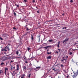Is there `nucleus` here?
I'll return each mask as SVG.
<instances>
[{"label":"nucleus","mask_w":78,"mask_h":78,"mask_svg":"<svg viewBox=\"0 0 78 78\" xmlns=\"http://www.w3.org/2000/svg\"><path fill=\"white\" fill-rule=\"evenodd\" d=\"M25 57V55H24V56L23 57V58H24V57Z\"/></svg>","instance_id":"60"},{"label":"nucleus","mask_w":78,"mask_h":78,"mask_svg":"<svg viewBox=\"0 0 78 78\" xmlns=\"http://www.w3.org/2000/svg\"><path fill=\"white\" fill-rule=\"evenodd\" d=\"M31 39H34V38L33 37V35H31Z\"/></svg>","instance_id":"21"},{"label":"nucleus","mask_w":78,"mask_h":78,"mask_svg":"<svg viewBox=\"0 0 78 78\" xmlns=\"http://www.w3.org/2000/svg\"><path fill=\"white\" fill-rule=\"evenodd\" d=\"M19 65H17V70H19Z\"/></svg>","instance_id":"7"},{"label":"nucleus","mask_w":78,"mask_h":78,"mask_svg":"<svg viewBox=\"0 0 78 78\" xmlns=\"http://www.w3.org/2000/svg\"><path fill=\"white\" fill-rule=\"evenodd\" d=\"M72 54H73L72 52H70V53H69V55H72Z\"/></svg>","instance_id":"33"},{"label":"nucleus","mask_w":78,"mask_h":78,"mask_svg":"<svg viewBox=\"0 0 78 78\" xmlns=\"http://www.w3.org/2000/svg\"><path fill=\"white\" fill-rule=\"evenodd\" d=\"M19 56H21V54H19Z\"/></svg>","instance_id":"50"},{"label":"nucleus","mask_w":78,"mask_h":78,"mask_svg":"<svg viewBox=\"0 0 78 78\" xmlns=\"http://www.w3.org/2000/svg\"><path fill=\"white\" fill-rule=\"evenodd\" d=\"M3 37H6V34H2Z\"/></svg>","instance_id":"10"},{"label":"nucleus","mask_w":78,"mask_h":78,"mask_svg":"<svg viewBox=\"0 0 78 78\" xmlns=\"http://www.w3.org/2000/svg\"><path fill=\"white\" fill-rule=\"evenodd\" d=\"M60 43H61V41H59L58 43V44L59 45V44H60Z\"/></svg>","instance_id":"29"},{"label":"nucleus","mask_w":78,"mask_h":78,"mask_svg":"<svg viewBox=\"0 0 78 78\" xmlns=\"http://www.w3.org/2000/svg\"><path fill=\"white\" fill-rule=\"evenodd\" d=\"M1 59L2 61H5L7 60V59H8V58L6 57V56H4L1 58Z\"/></svg>","instance_id":"1"},{"label":"nucleus","mask_w":78,"mask_h":78,"mask_svg":"<svg viewBox=\"0 0 78 78\" xmlns=\"http://www.w3.org/2000/svg\"><path fill=\"white\" fill-rule=\"evenodd\" d=\"M63 65H62V64L61 65V67H63Z\"/></svg>","instance_id":"44"},{"label":"nucleus","mask_w":78,"mask_h":78,"mask_svg":"<svg viewBox=\"0 0 78 78\" xmlns=\"http://www.w3.org/2000/svg\"><path fill=\"white\" fill-rule=\"evenodd\" d=\"M31 76V74H30L29 75L28 77L29 78H30V76Z\"/></svg>","instance_id":"28"},{"label":"nucleus","mask_w":78,"mask_h":78,"mask_svg":"<svg viewBox=\"0 0 78 78\" xmlns=\"http://www.w3.org/2000/svg\"><path fill=\"white\" fill-rule=\"evenodd\" d=\"M64 28H65V29H66V28H67L66 27H65Z\"/></svg>","instance_id":"49"},{"label":"nucleus","mask_w":78,"mask_h":78,"mask_svg":"<svg viewBox=\"0 0 78 78\" xmlns=\"http://www.w3.org/2000/svg\"><path fill=\"white\" fill-rule=\"evenodd\" d=\"M25 27L27 28V30H26L27 31H28V30H30V29H28V27Z\"/></svg>","instance_id":"11"},{"label":"nucleus","mask_w":78,"mask_h":78,"mask_svg":"<svg viewBox=\"0 0 78 78\" xmlns=\"http://www.w3.org/2000/svg\"><path fill=\"white\" fill-rule=\"evenodd\" d=\"M27 25H26V27H27Z\"/></svg>","instance_id":"62"},{"label":"nucleus","mask_w":78,"mask_h":78,"mask_svg":"<svg viewBox=\"0 0 78 78\" xmlns=\"http://www.w3.org/2000/svg\"><path fill=\"white\" fill-rule=\"evenodd\" d=\"M51 56H48V57H47V59H51Z\"/></svg>","instance_id":"12"},{"label":"nucleus","mask_w":78,"mask_h":78,"mask_svg":"<svg viewBox=\"0 0 78 78\" xmlns=\"http://www.w3.org/2000/svg\"><path fill=\"white\" fill-rule=\"evenodd\" d=\"M22 40H20V44H22V41H21Z\"/></svg>","instance_id":"32"},{"label":"nucleus","mask_w":78,"mask_h":78,"mask_svg":"<svg viewBox=\"0 0 78 78\" xmlns=\"http://www.w3.org/2000/svg\"><path fill=\"white\" fill-rule=\"evenodd\" d=\"M55 53H58V51H56L55 52Z\"/></svg>","instance_id":"43"},{"label":"nucleus","mask_w":78,"mask_h":78,"mask_svg":"<svg viewBox=\"0 0 78 78\" xmlns=\"http://www.w3.org/2000/svg\"><path fill=\"white\" fill-rule=\"evenodd\" d=\"M62 59L61 60V61L62 62H63V63H66L64 62V61H65V62H66V59H65L64 57H63L62 58Z\"/></svg>","instance_id":"4"},{"label":"nucleus","mask_w":78,"mask_h":78,"mask_svg":"<svg viewBox=\"0 0 78 78\" xmlns=\"http://www.w3.org/2000/svg\"><path fill=\"white\" fill-rule=\"evenodd\" d=\"M16 55H18L19 54V51H16Z\"/></svg>","instance_id":"23"},{"label":"nucleus","mask_w":78,"mask_h":78,"mask_svg":"<svg viewBox=\"0 0 78 78\" xmlns=\"http://www.w3.org/2000/svg\"><path fill=\"white\" fill-rule=\"evenodd\" d=\"M5 51H9V47H8V46H6L5 48Z\"/></svg>","instance_id":"3"},{"label":"nucleus","mask_w":78,"mask_h":78,"mask_svg":"<svg viewBox=\"0 0 78 78\" xmlns=\"http://www.w3.org/2000/svg\"><path fill=\"white\" fill-rule=\"evenodd\" d=\"M25 76V74H23V75H22V76H23V77H24V76Z\"/></svg>","instance_id":"24"},{"label":"nucleus","mask_w":78,"mask_h":78,"mask_svg":"<svg viewBox=\"0 0 78 78\" xmlns=\"http://www.w3.org/2000/svg\"><path fill=\"white\" fill-rule=\"evenodd\" d=\"M68 58V56H66V58Z\"/></svg>","instance_id":"58"},{"label":"nucleus","mask_w":78,"mask_h":78,"mask_svg":"<svg viewBox=\"0 0 78 78\" xmlns=\"http://www.w3.org/2000/svg\"><path fill=\"white\" fill-rule=\"evenodd\" d=\"M74 74L72 76V77L73 78H75V77H76L77 76V75H78V73L77 72L76 73H74L73 72Z\"/></svg>","instance_id":"2"},{"label":"nucleus","mask_w":78,"mask_h":78,"mask_svg":"<svg viewBox=\"0 0 78 78\" xmlns=\"http://www.w3.org/2000/svg\"><path fill=\"white\" fill-rule=\"evenodd\" d=\"M40 68H41V67L38 66V67H36V69H39Z\"/></svg>","instance_id":"13"},{"label":"nucleus","mask_w":78,"mask_h":78,"mask_svg":"<svg viewBox=\"0 0 78 78\" xmlns=\"http://www.w3.org/2000/svg\"><path fill=\"white\" fill-rule=\"evenodd\" d=\"M13 14L14 16H16V13L14 12V10H13Z\"/></svg>","instance_id":"8"},{"label":"nucleus","mask_w":78,"mask_h":78,"mask_svg":"<svg viewBox=\"0 0 78 78\" xmlns=\"http://www.w3.org/2000/svg\"><path fill=\"white\" fill-rule=\"evenodd\" d=\"M25 63H26V64H28V62L27 61H26L25 62Z\"/></svg>","instance_id":"36"},{"label":"nucleus","mask_w":78,"mask_h":78,"mask_svg":"<svg viewBox=\"0 0 78 78\" xmlns=\"http://www.w3.org/2000/svg\"><path fill=\"white\" fill-rule=\"evenodd\" d=\"M26 59V57H25V58H24V59Z\"/></svg>","instance_id":"54"},{"label":"nucleus","mask_w":78,"mask_h":78,"mask_svg":"<svg viewBox=\"0 0 78 78\" xmlns=\"http://www.w3.org/2000/svg\"><path fill=\"white\" fill-rule=\"evenodd\" d=\"M68 41V39H65L63 41V43L64 44V42H67Z\"/></svg>","instance_id":"9"},{"label":"nucleus","mask_w":78,"mask_h":78,"mask_svg":"<svg viewBox=\"0 0 78 78\" xmlns=\"http://www.w3.org/2000/svg\"><path fill=\"white\" fill-rule=\"evenodd\" d=\"M57 47H58V48H59V44H58L57 45Z\"/></svg>","instance_id":"34"},{"label":"nucleus","mask_w":78,"mask_h":78,"mask_svg":"<svg viewBox=\"0 0 78 78\" xmlns=\"http://www.w3.org/2000/svg\"><path fill=\"white\" fill-rule=\"evenodd\" d=\"M69 76H66V78H69Z\"/></svg>","instance_id":"40"},{"label":"nucleus","mask_w":78,"mask_h":78,"mask_svg":"<svg viewBox=\"0 0 78 78\" xmlns=\"http://www.w3.org/2000/svg\"><path fill=\"white\" fill-rule=\"evenodd\" d=\"M62 29H64V27H63Z\"/></svg>","instance_id":"59"},{"label":"nucleus","mask_w":78,"mask_h":78,"mask_svg":"<svg viewBox=\"0 0 78 78\" xmlns=\"http://www.w3.org/2000/svg\"><path fill=\"white\" fill-rule=\"evenodd\" d=\"M32 2L33 3H35V0H33L32 1Z\"/></svg>","instance_id":"27"},{"label":"nucleus","mask_w":78,"mask_h":78,"mask_svg":"<svg viewBox=\"0 0 78 78\" xmlns=\"http://www.w3.org/2000/svg\"><path fill=\"white\" fill-rule=\"evenodd\" d=\"M8 64H9V62H6L5 65L6 66H7V65Z\"/></svg>","instance_id":"19"},{"label":"nucleus","mask_w":78,"mask_h":78,"mask_svg":"<svg viewBox=\"0 0 78 78\" xmlns=\"http://www.w3.org/2000/svg\"><path fill=\"white\" fill-rule=\"evenodd\" d=\"M49 47H51V46H47L46 47H44V48L45 49H47L48 48H49Z\"/></svg>","instance_id":"6"},{"label":"nucleus","mask_w":78,"mask_h":78,"mask_svg":"<svg viewBox=\"0 0 78 78\" xmlns=\"http://www.w3.org/2000/svg\"><path fill=\"white\" fill-rule=\"evenodd\" d=\"M37 13H39V11H37Z\"/></svg>","instance_id":"41"},{"label":"nucleus","mask_w":78,"mask_h":78,"mask_svg":"<svg viewBox=\"0 0 78 78\" xmlns=\"http://www.w3.org/2000/svg\"><path fill=\"white\" fill-rule=\"evenodd\" d=\"M51 78H53L52 77H51Z\"/></svg>","instance_id":"64"},{"label":"nucleus","mask_w":78,"mask_h":78,"mask_svg":"<svg viewBox=\"0 0 78 78\" xmlns=\"http://www.w3.org/2000/svg\"><path fill=\"white\" fill-rule=\"evenodd\" d=\"M27 50L28 51H29V50H31V49L30 48H27Z\"/></svg>","instance_id":"20"},{"label":"nucleus","mask_w":78,"mask_h":78,"mask_svg":"<svg viewBox=\"0 0 78 78\" xmlns=\"http://www.w3.org/2000/svg\"><path fill=\"white\" fill-rule=\"evenodd\" d=\"M25 2H27V0H23Z\"/></svg>","instance_id":"37"},{"label":"nucleus","mask_w":78,"mask_h":78,"mask_svg":"<svg viewBox=\"0 0 78 78\" xmlns=\"http://www.w3.org/2000/svg\"><path fill=\"white\" fill-rule=\"evenodd\" d=\"M47 51H48V50H47Z\"/></svg>","instance_id":"63"},{"label":"nucleus","mask_w":78,"mask_h":78,"mask_svg":"<svg viewBox=\"0 0 78 78\" xmlns=\"http://www.w3.org/2000/svg\"><path fill=\"white\" fill-rule=\"evenodd\" d=\"M22 68L23 69V70H27V67L24 66H23Z\"/></svg>","instance_id":"5"},{"label":"nucleus","mask_w":78,"mask_h":78,"mask_svg":"<svg viewBox=\"0 0 78 78\" xmlns=\"http://www.w3.org/2000/svg\"><path fill=\"white\" fill-rule=\"evenodd\" d=\"M5 70H6V71H8V68H5Z\"/></svg>","instance_id":"14"},{"label":"nucleus","mask_w":78,"mask_h":78,"mask_svg":"<svg viewBox=\"0 0 78 78\" xmlns=\"http://www.w3.org/2000/svg\"><path fill=\"white\" fill-rule=\"evenodd\" d=\"M15 6H17V4H15Z\"/></svg>","instance_id":"52"},{"label":"nucleus","mask_w":78,"mask_h":78,"mask_svg":"<svg viewBox=\"0 0 78 78\" xmlns=\"http://www.w3.org/2000/svg\"><path fill=\"white\" fill-rule=\"evenodd\" d=\"M3 73V71L2 70H0V75H1V73Z\"/></svg>","instance_id":"15"},{"label":"nucleus","mask_w":78,"mask_h":78,"mask_svg":"<svg viewBox=\"0 0 78 78\" xmlns=\"http://www.w3.org/2000/svg\"><path fill=\"white\" fill-rule=\"evenodd\" d=\"M51 52H47V54H48V55H50V54H51Z\"/></svg>","instance_id":"18"},{"label":"nucleus","mask_w":78,"mask_h":78,"mask_svg":"<svg viewBox=\"0 0 78 78\" xmlns=\"http://www.w3.org/2000/svg\"><path fill=\"white\" fill-rule=\"evenodd\" d=\"M55 69H56L54 68V69H52V70H55Z\"/></svg>","instance_id":"45"},{"label":"nucleus","mask_w":78,"mask_h":78,"mask_svg":"<svg viewBox=\"0 0 78 78\" xmlns=\"http://www.w3.org/2000/svg\"><path fill=\"white\" fill-rule=\"evenodd\" d=\"M8 72V71H6V70H5V75H6V72Z\"/></svg>","instance_id":"17"},{"label":"nucleus","mask_w":78,"mask_h":78,"mask_svg":"<svg viewBox=\"0 0 78 78\" xmlns=\"http://www.w3.org/2000/svg\"><path fill=\"white\" fill-rule=\"evenodd\" d=\"M21 58L20 57H16V58Z\"/></svg>","instance_id":"38"},{"label":"nucleus","mask_w":78,"mask_h":78,"mask_svg":"<svg viewBox=\"0 0 78 78\" xmlns=\"http://www.w3.org/2000/svg\"><path fill=\"white\" fill-rule=\"evenodd\" d=\"M21 78H24V77H23L22 76Z\"/></svg>","instance_id":"47"},{"label":"nucleus","mask_w":78,"mask_h":78,"mask_svg":"<svg viewBox=\"0 0 78 78\" xmlns=\"http://www.w3.org/2000/svg\"><path fill=\"white\" fill-rule=\"evenodd\" d=\"M77 72L78 73V70H77Z\"/></svg>","instance_id":"55"},{"label":"nucleus","mask_w":78,"mask_h":78,"mask_svg":"<svg viewBox=\"0 0 78 78\" xmlns=\"http://www.w3.org/2000/svg\"><path fill=\"white\" fill-rule=\"evenodd\" d=\"M62 16H64V14H62Z\"/></svg>","instance_id":"57"},{"label":"nucleus","mask_w":78,"mask_h":78,"mask_svg":"<svg viewBox=\"0 0 78 78\" xmlns=\"http://www.w3.org/2000/svg\"><path fill=\"white\" fill-rule=\"evenodd\" d=\"M3 64H5V63H4V62H2L1 63V65H3Z\"/></svg>","instance_id":"22"},{"label":"nucleus","mask_w":78,"mask_h":78,"mask_svg":"<svg viewBox=\"0 0 78 78\" xmlns=\"http://www.w3.org/2000/svg\"><path fill=\"white\" fill-rule=\"evenodd\" d=\"M47 43H44V44H46Z\"/></svg>","instance_id":"53"},{"label":"nucleus","mask_w":78,"mask_h":78,"mask_svg":"<svg viewBox=\"0 0 78 78\" xmlns=\"http://www.w3.org/2000/svg\"><path fill=\"white\" fill-rule=\"evenodd\" d=\"M11 62H13V61L12 60L11 61L10 63H11Z\"/></svg>","instance_id":"39"},{"label":"nucleus","mask_w":78,"mask_h":78,"mask_svg":"<svg viewBox=\"0 0 78 78\" xmlns=\"http://www.w3.org/2000/svg\"><path fill=\"white\" fill-rule=\"evenodd\" d=\"M32 66V64H31V63H30V65H29V67H31Z\"/></svg>","instance_id":"16"},{"label":"nucleus","mask_w":78,"mask_h":78,"mask_svg":"<svg viewBox=\"0 0 78 78\" xmlns=\"http://www.w3.org/2000/svg\"><path fill=\"white\" fill-rule=\"evenodd\" d=\"M56 70H54V72H56Z\"/></svg>","instance_id":"56"},{"label":"nucleus","mask_w":78,"mask_h":78,"mask_svg":"<svg viewBox=\"0 0 78 78\" xmlns=\"http://www.w3.org/2000/svg\"><path fill=\"white\" fill-rule=\"evenodd\" d=\"M75 44H78V41L76 42Z\"/></svg>","instance_id":"48"},{"label":"nucleus","mask_w":78,"mask_h":78,"mask_svg":"<svg viewBox=\"0 0 78 78\" xmlns=\"http://www.w3.org/2000/svg\"><path fill=\"white\" fill-rule=\"evenodd\" d=\"M2 51H5V49H2L1 50Z\"/></svg>","instance_id":"31"},{"label":"nucleus","mask_w":78,"mask_h":78,"mask_svg":"<svg viewBox=\"0 0 78 78\" xmlns=\"http://www.w3.org/2000/svg\"><path fill=\"white\" fill-rule=\"evenodd\" d=\"M25 35H27V33H26L25 34Z\"/></svg>","instance_id":"51"},{"label":"nucleus","mask_w":78,"mask_h":78,"mask_svg":"<svg viewBox=\"0 0 78 78\" xmlns=\"http://www.w3.org/2000/svg\"><path fill=\"white\" fill-rule=\"evenodd\" d=\"M16 6H17V7H19V5H17Z\"/></svg>","instance_id":"42"},{"label":"nucleus","mask_w":78,"mask_h":78,"mask_svg":"<svg viewBox=\"0 0 78 78\" xmlns=\"http://www.w3.org/2000/svg\"><path fill=\"white\" fill-rule=\"evenodd\" d=\"M58 50H59V52L61 51V49H58Z\"/></svg>","instance_id":"35"},{"label":"nucleus","mask_w":78,"mask_h":78,"mask_svg":"<svg viewBox=\"0 0 78 78\" xmlns=\"http://www.w3.org/2000/svg\"><path fill=\"white\" fill-rule=\"evenodd\" d=\"M13 30H17V29L15 27H13Z\"/></svg>","instance_id":"26"},{"label":"nucleus","mask_w":78,"mask_h":78,"mask_svg":"<svg viewBox=\"0 0 78 78\" xmlns=\"http://www.w3.org/2000/svg\"><path fill=\"white\" fill-rule=\"evenodd\" d=\"M49 41L50 42H52V41H53L52 40H49Z\"/></svg>","instance_id":"30"},{"label":"nucleus","mask_w":78,"mask_h":78,"mask_svg":"<svg viewBox=\"0 0 78 78\" xmlns=\"http://www.w3.org/2000/svg\"><path fill=\"white\" fill-rule=\"evenodd\" d=\"M0 39H2V38L1 37H0Z\"/></svg>","instance_id":"46"},{"label":"nucleus","mask_w":78,"mask_h":78,"mask_svg":"<svg viewBox=\"0 0 78 78\" xmlns=\"http://www.w3.org/2000/svg\"><path fill=\"white\" fill-rule=\"evenodd\" d=\"M36 8H37V7H36Z\"/></svg>","instance_id":"61"},{"label":"nucleus","mask_w":78,"mask_h":78,"mask_svg":"<svg viewBox=\"0 0 78 78\" xmlns=\"http://www.w3.org/2000/svg\"><path fill=\"white\" fill-rule=\"evenodd\" d=\"M70 3H73V0H71L70 1Z\"/></svg>","instance_id":"25"}]
</instances>
